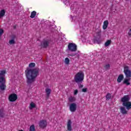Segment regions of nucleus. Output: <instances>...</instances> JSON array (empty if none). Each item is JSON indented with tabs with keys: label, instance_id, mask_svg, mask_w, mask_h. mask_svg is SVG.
Masks as SVG:
<instances>
[{
	"label": "nucleus",
	"instance_id": "1",
	"mask_svg": "<svg viewBox=\"0 0 131 131\" xmlns=\"http://www.w3.org/2000/svg\"><path fill=\"white\" fill-rule=\"evenodd\" d=\"M129 100H130L129 95H125L121 98L122 105L124 106L120 108L122 114H127L128 110L131 109V102Z\"/></svg>",
	"mask_w": 131,
	"mask_h": 131
},
{
	"label": "nucleus",
	"instance_id": "2",
	"mask_svg": "<svg viewBox=\"0 0 131 131\" xmlns=\"http://www.w3.org/2000/svg\"><path fill=\"white\" fill-rule=\"evenodd\" d=\"M25 74L27 79L28 83H31L35 81V78L38 75V70L28 68L25 71Z\"/></svg>",
	"mask_w": 131,
	"mask_h": 131
},
{
	"label": "nucleus",
	"instance_id": "3",
	"mask_svg": "<svg viewBox=\"0 0 131 131\" xmlns=\"http://www.w3.org/2000/svg\"><path fill=\"white\" fill-rule=\"evenodd\" d=\"M6 70H0V89L2 91H5L7 86L6 85Z\"/></svg>",
	"mask_w": 131,
	"mask_h": 131
},
{
	"label": "nucleus",
	"instance_id": "4",
	"mask_svg": "<svg viewBox=\"0 0 131 131\" xmlns=\"http://www.w3.org/2000/svg\"><path fill=\"white\" fill-rule=\"evenodd\" d=\"M83 79H84V73L82 71L78 72L74 76V80L77 83L82 82Z\"/></svg>",
	"mask_w": 131,
	"mask_h": 131
},
{
	"label": "nucleus",
	"instance_id": "5",
	"mask_svg": "<svg viewBox=\"0 0 131 131\" xmlns=\"http://www.w3.org/2000/svg\"><path fill=\"white\" fill-rule=\"evenodd\" d=\"M124 73L126 78H130L131 77V71L129 70V67L127 66H124Z\"/></svg>",
	"mask_w": 131,
	"mask_h": 131
},
{
	"label": "nucleus",
	"instance_id": "6",
	"mask_svg": "<svg viewBox=\"0 0 131 131\" xmlns=\"http://www.w3.org/2000/svg\"><path fill=\"white\" fill-rule=\"evenodd\" d=\"M68 49L70 52H76L77 51V46L73 43H70L68 45Z\"/></svg>",
	"mask_w": 131,
	"mask_h": 131
},
{
	"label": "nucleus",
	"instance_id": "7",
	"mask_svg": "<svg viewBox=\"0 0 131 131\" xmlns=\"http://www.w3.org/2000/svg\"><path fill=\"white\" fill-rule=\"evenodd\" d=\"M69 109L71 112H75L77 109V104L75 103H72L70 104Z\"/></svg>",
	"mask_w": 131,
	"mask_h": 131
},
{
	"label": "nucleus",
	"instance_id": "8",
	"mask_svg": "<svg viewBox=\"0 0 131 131\" xmlns=\"http://www.w3.org/2000/svg\"><path fill=\"white\" fill-rule=\"evenodd\" d=\"M18 99V96L16 94H11L9 95V100L10 102H15Z\"/></svg>",
	"mask_w": 131,
	"mask_h": 131
},
{
	"label": "nucleus",
	"instance_id": "9",
	"mask_svg": "<svg viewBox=\"0 0 131 131\" xmlns=\"http://www.w3.org/2000/svg\"><path fill=\"white\" fill-rule=\"evenodd\" d=\"M47 125H48V123L46 120H41L39 122V126L41 128H45V127H47Z\"/></svg>",
	"mask_w": 131,
	"mask_h": 131
},
{
	"label": "nucleus",
	"instance_id": "10",
	"mask_svg": "<svg viewBox=\"0 0 131 131\" xmlns=\"http://www.w3.org/2000/svg\"><path fill=\"white\" fill-rule=\"evenodd\" d=\"M49 43V40H45L41 42L40 46L42 48H47V47H48Z\"/></svg>",
	"mask_w": 131,
	"mask_h": 131
},
{
	"label": "nucleus",
	"instance_id": "11",
	"mask_svg": "<svg viewBox=\"0 0 131 131\" xmlns=\"http://www.w3.org/2000/svg\"><path fill=\"white\" fill-rule=\"evenodd\" d=\"M67 129L69 131L72 130V122L71 120H68L67 124Z\"/></svg>",
	"mask_w": 131,
	"mask_h": 131
},
{
	"label": "nucleus",
	"instance_id": "12",
	"mask_svg": "<svg viewBox=\"0 0 131 131\" xmlns=\"http://www.w3.org/2000/svg\"><path fill=\"white\" fill-rule=\"evenodd\" d=\"M108 25H109V21H108V20H104L102 26L103 30H105L106 28H108Z\"/></svg>",
	"mask_w": 131,
	"mask_h": 131
},
{
	"label": "nucleus",
	"instance_id": "13",
	"mask_svg": "<svg viewBox=\"0 0 131 131\" xmlns=\"http://www.w3.org/2000/svg\"><path fill=\"white\" fill-rule=\"evenodd\" d=\"M68 100L70 103H73V102L76 101V98L74 96H70L68 97Z\"/></svg>",
	"mask_w": 131,
	"mask_h": 131
},
{
	"label": "nucleus",
	"instance_id": "14",
	"mask_svg": "<svg viewBox=\"0 0 131 131\" xmlns=\"http://www.w3.org/2000/svg\"><path fill=\"white\" fill-rule=\"evenodd\" d=\"M45 92L47 97H50V95H51V93H52V89L49 88H47L45 89Z\"/></svg>",
	"mask_w": 131,
	"mask_h": 131
},
{
	"label": "nucleus",
	"instance_id": "15",
	"mask_svg": "<svg viewBox=\"0 0 131 131\" xmlns=\"http://www.w3.org/2000/svg\"><path fill=\"white\" fill-rule=\"evenodd\" d=\"M36 107V104L33 102H31L29 106V109L30 110H32L33 109H34Z\"/></svg>",
	"mask_w": 131,
	"mask_h": 131
},
{
	"label": "nucleus",
	"instance_id": "16",
	"mask_svg": "<svg viewBox=\"0 0 131 131\" xmlns=\"http://www.w3.org/2000/svg\"><path fill=\"white\" fill-rule=\"evenodd\" d=\"M124 78V76H123V75H119L117 80V82H118V83H120L121 81L123 80Z\"/></svg>",
	"mask_w": 131,
	"mask_h": 131
},
{
	"label": "nucleus",
	"instance_id": "17",
	"mask_svg": "<svg viewBox=\"0 0 131 131\" xmlns=\"http://www.w3.org/2000/svg\"><path fill=\"white\" fill-rule=\"evenodd\" d=\"M5 15H6V10H2L0 11V19H3L5 17Z\"/></svg>",
	"mask_w": 131,
	"mask_h": 131
},
{
	"label": "nucleus",
	"instance_id": "18",
	"mask_svg": "<svg viewBox=\"0 0 131 131\" xmlns=\"http://www.w3.org/2000/svg\"><path fill=\"white\" fill-rule=\"evenodd\" d=\"M129 80H130V78H128L124 79V81H123V83H124L125 84H126V85H129V84H130V83L129 82Z\"/></svg>",
	"mask_w": 131,
	"mask_h": 131
},
{
	"label": "nucleus",
	"instance_id": "19",
	"mask_svg": "<svg viewBox=\"0 0 131 131\" xmlns=\"http://www.w3.org/2000/svg\"><path fill=\"white\" fill-rule=\"evenodd\" d=\"M64 63L66 65H69L70 63V59H69V58L66 57L64 59Z\"/></svg>",
	"mask_w": 131,
	"mask_h": 131
},
{
	"label": "nucleus",
	"instance_id": "20",
	"mask_svg": "<svg viewBox=\"0 0 131 131\" xmlns=\"http://www.w3.org/2000/svg\"><path fill=\"white\" fill-rule=\"evenodd\" d=\"M111 45V40H107L104 44L105 47H108Z\"/></svg>",
	"mask_w": 131,
	"mask_h": 131
},
{
	"label": "nucleus",
	"instance_id": "21",
	"mask_svg": "<svg viewBox=\"0 0 131 131\" xmlns=\"http://www.w3.org/2000/svg\"><path fill=\"white\" fill-rule=\"evenodd\" d=\"M29 131H35V126H34V125H31L30 126V129Z\"/></svg>",
	"mask_w": 131,
	"mask_h": 131
},
{
	"label": "nucleus",
	"instance_id": "22",
	"mask_svg": "<svg viewBox=\"0 0 131 131\" xmlns=\"http://www.w3.org/2000/svg\"><path fill=\"white\" fill-rule=\"evenodd\" d=\"M36 15V12L35 11H33L31 14V18H33Z\"/></svg>",
	"mask_w": 131,
	"mask_h": 131
},
{
	"label": "nucleus",
	"instance_id": "23",
	"mask_svg": "<svg viewBox=\"0 0 131 131\" xmlns=\"http://www.w3.org/2000/svg\"><path fill=\"white\" fill-rule=\"evenodd\" d=\"M9 45H15V39H11L9 40Z\"/></svg>",
	"mask_w": 131,
	"mask_h": 131
},
{
	"label": "nucleus",
	"instance_id": "24",
	"mask_svg": "<svg viewBox=\"0 0 131 131\" xmlns=\"http://www.w3.org/2000/svg\"><path fill=\"white\" fill-rule=\"evenodd\" d=\"M105 98L107 101H108V100H110V99H111V94L110 93H108L106 95Z\"/></svg>",
	"mask_w": 131,
	"mask_h": 131
},
{
	"label": "nucleus",
	"instance_id": "25",
	"mask_svg": "<svg viewBox=\"0 0 131 131\" xmlns=\"http://www.w3.org/2000/svg\"><path fill=\"white\" fill-rule=\"evenodd\" d=\"M35 67V63L31 62L29 64V68H33V67Z\"/></svg>",
	"mask_w": 131,
	"mask_h": 131
},
{
	"label": "nucleus",
	"instance_id": "26",
	"mask_svg": "<svg viewBox=\"0 0 131 131\" xmlns=\"http://www.w3.org/2000/svg\"><path fill=\"white\" fill-rule=\"evenodd\" d=\"M4 115H5V114L4 113V110H0V117H4Z\"/></svg>",
	"mask_w": 131,
	"mask_h": 131
},
{
	"label": "nucleus",
	"instance_id": "27",
	"mask_svg": "<svg viewBox=\"0 0 131 131\" xmlns=\"http://www.w3.org/2000/svg\"><path fill=\"white\" fill-rule=\"evenodd\" d=\"M104 69H105L106 70H108V69H109V68H110V64H106L104 66Z\"/></svg>",
	"mask_w": 131,
	"mask_h": 131
},
{
	"label": "nucleus",
	"instance_id": "28",
	"mask_svg": "<svg viewBox=\"0 0 131 131\" xmlns=\"http://www.w3.org/2000/svg\"><path fill=\"white\" fill-rule=\"evenodd\" d=\"M127 34H128V36H129V37H131V28L129 29Z\"/></svg>",
	"mask_w": 131,
	"mask_h": 131
},
{
	"label": "nucleus",
	"instance_id": "29",
	"mask_svg": "<svg viewBox=\"0 0 131 131\" xmlns=\"http://www.w3.org/2000/svg\"><path fill=\"white\" fill-rule=\"evenodd\" d=\"M82 92H83V93H86V92H88V88H83L82 90Z\"/></svg>",
	"mask_w": 131,
	"mask_h": 131
},
{
	"label": "nucleus",
	"instance_id": "30",
	"mask_svg": "<svg viewBox=\"0 0 131 131\" xmlns=\"http://www.w3.org/2000/svg\"><path fill=\"white\" fill-rule=\"evenodd\" d=\"M78 93V90H75L74 91V95L75 96H76V95H77V94Z\"/></svg>",
	"mask_w": 131,
	"mask_h": 131
},
{
	"label": "nucleus",
	"instance_id": "31",
	"mask_svg": "<svg viewBox=\"0 0 131 131\" xmlns=\"http://www.w3.org/2000/svg\"><path fill=\"white\" fill-rule=\"evenodd\" d=\"M3 33H4V30L0 29V36H2Z\"/></svg>",
	"mask_w": 131,
	"mask_h": 131
},
{
	"label": "nucleus",
	"instance_id": "32",
	"mask_svg": "<svg viewBox=\"0 0 131 131\" xmlns=\"http://www.w3.org/2000/svg\"><path fill=\"white\" fill-rule=\"evenodd\" d=\"M73 21H77V17H73Z\"/></svg>",
	"mask_w": 131,
	"mask_h": 131
},
{
	"label": "nucleus",
	"instance_id": "33",
	"mask_svg": "<svg viewBox=\"0 0 131 131\" xmlns=\"http://www.w3.org/2000/svg\"><path fill=\"white\" fill-rule=\"evenodd\" d=\"M79 89H81V88H83V85L81 84H79Z\"/></svg>",
	"mask_w": 131,
	"mask_h": 131
},
{
	"label": "nucleus",
	"instance_id": "34",
	"mask_svg": "<svg viewBox=\"0 0 131 131\" xmlns=\"http://www.w3.org/2000/svg\"><path fill=\"white\" fill-rule=\"evenodd\" d=\"M76 55V53H72V54H71L70 55V56H71V57H74V56H75Z\"/></svg>",
	"mask_w": 131,
	"mask_h": 131
},
{
	"label": "nucleus",
	"instance_id": "35",
	"mask_svg": "<svg viewBox=\"0 0 131 131\" xmlns=\"http://www.w3.org/2000/svg\"><path fill=\"white\" fill-rule=\"evenodd\" d=\"M98 31H99V32H98L99 33H101V30H99Z\"/></svg>",
	"mask_w": 131,
	"mask_h": 131
},
{
	"label": "nucleus",
	"instance_id": "36",
	"mask_svg": "<svg viewBox=\"0 0 131 131\" xmlns=\"http://www.w3.org/2000/svg\"><path fill=\"white\" fill-rule=\"evenodd\" d=\"M18 131H24L23 129L19 130Z\"/></svg>",
	"mask_w": 131,
	"mask_h": 131
}]
</instances>
